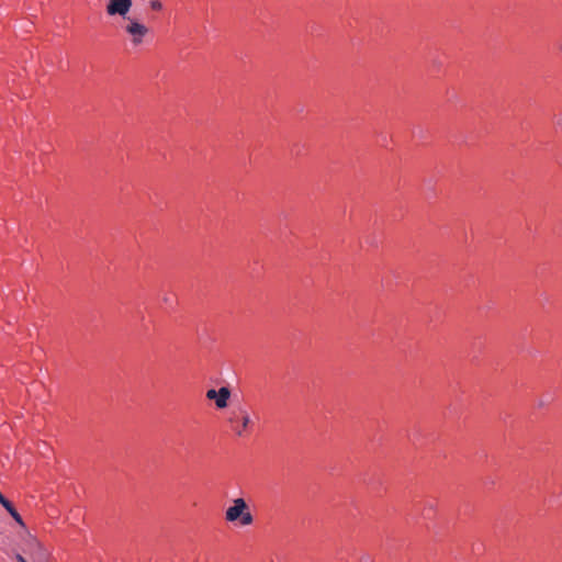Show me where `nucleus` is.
Returning a JSON list of instances; mask_svg holds the SVG:
<instances>
[{"label":"nucleus","instance_id":"f257e3e1","mask_svg":"<svg viewBox=\"0 0 562 562\" xmlns=\"http://www.w3.org/2000/svg\"><path fill=\"white\" fill-rule=\"evenodd\" d=\"M226 424L232 434L239 438L248 436L255 426L247 405L243 403L233 404L231 406L227 413Z\"/></svg>","mask_w":562,"mask_h":562},{"label":"nucleus","instance_id":"f03ea898","mask_svg":"<svg viewBox=\"0 0 562 562\" xmlns=\"http://www.w3.org/2000/svg\"><path fill=\"white\" fill-rule=\"evenodd\" d=\"M121 30L135 48L146 44L151 34L150 29L136 16H130L124 20Z\"/></svg>","mask_w":562,"mask_h":562},{"label":"nucleus","instance_id":"7ed1b4c3","mask_svg":"<svg viewBox=\"0 0 562 562\" xmlns=\"http://www.w3.org/2000/svg\"><path fill=\"white\" fill-rule=\"evenodd\" d=\"M225 519L238 526H249L254 522L252 514L244 498H234L225 512Z\"/></svg>","mask_w":562,"mask_h":562},{"label":"nucleus","instance_id":"20e7f679","mask_svg":"<svg viewBox=\"0 0 562 562\" xmlns=\"http://www.w3.org/2000/svg\"><path fill=\"white\" fill-rule=\"evenodd\" d=\"M132 5V0H109L105 7V11L109 16H121L123 20H126L131 16L127 14Z\"/></svg>","mask_w":562,"mask_h":562},{"label":"nucleus","instance_id":"39448f33","mask_svg":"<svg viewBox=\"0 0 562 562\" xmlns=\"http://www.w3.org/2000/svg\"><path fill=\"white\" fill-rule=\"evenodd\" d=\"M229 397L231 391L226 386H222L218 390L210 389L206 392V398L214 400L217 408L227 407Z\"/></svg>","mask_w":562,"mask_h":562},{"label":"nucleus","instance_id":"423d86ee","mask_svg":"<svg viewBox=\"0 0 562 562\" xmlns=\"http://www.w3.org/2000/svg\"><path fill=\"white\" fill-rule=\"evenodd\" d=\"M0 504L8 510L11 517L21 526H24L21 515L16 512L10 501H8L0 492Z\"/></svg>","mask_w":562,"mask_h":562},{"label":"nucleus","instance_id":"0eeeda50","mask_svg":"<svg viewBox=\"0 0 562 562\" xmlns=\"http://www.w3.org/2000/svg\"><path fill=\"white\" fill-rule=\"evenodd\" d=\"M437 502L435 499H427L424 503V507L422 509V516L425 519H431L436 514Z\"/></svg>","mask_w":562,"mask_h":562},{"label":"nucleus","instance_id":"6e6552de","mask_svg":"<svg viewBox=\"0 0 562 562\" xmlns=\"http://www.w3.org/2000/svg\"><path fill=\"white\" fill-rule=\"evenodd\" d=\"M149 8L153 11H161L162 10V3L160 0H150L149 1Z\"/></svg>","mask_w":562,"mask_h":562},{"label":"nucleus","instance_id":"1a4fd4ad","mask_svg":"<svg viewBox=\"0 0 562 562\" xmlns=\"http://www.w3.org/2000/svg\"><path fill=\"white\" fill-rule=\"evenodd\" d=\"M18 562H27L21 554H16Z\"/></svg>","mask_w":562,"mask_h":562}]
</instances>
